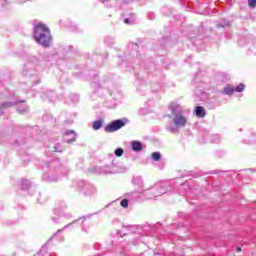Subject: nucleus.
<instances>
[{"label": "nucleus", "instance_id": "nucleus-5", "mask_svg": "<svg viewBox=\"0 0 256 256\" xmlns=\"http://www.w3.org/2000/svg\"><path fill=\"white\" fill-rule=\"evenodd\" d=\"M65 135H71V138L66 140L67 143H73L75 142V139H77V134L73 130L66 131Z\"/></svg>", "mask_w": 256, "mask_h": 256}, {"label": "nucleus", "instance_id": "nucleus-29", "mask_svg": "<svg viewBox=\"0 0 256 256\" xmlns=\"http://www.w3.org/2000/svg\"><path fill=\"white\" fill-rule=\"evenodd\" d=\"M69 227V225H66L65 228Z\"/></svg>", "mask_w": 256, "mask_h": 256}, {"label": "nucleus", "instance_id": "nucleus-6", "mask_svg": "<svg viewBox=\"0 0 256 256\" xmlns=\"http://www.w3.org/2000/svg\"><path fill=\"white\" fill-rule=\"evenodd\" d=\"M132 149L136 152H139L143 149V144L139 141H133L131 143Z\"/></svg>", "mask_w": 256, "mask_h": 256}, {"label": "nucleus", "instance_id": "nucleus-24", "mask_svg": "<svg viewBox=\"0 0 256 256\" xmlns=\"http://www.w3.org/2000/svg\"><path fill=\"white\" fill-rule=\"evenodd\" d=\"M124 23L129 24V23H131V20H130L129 18H126V19L124 20Z\"/></svg>", "mask_w": 256, "mask_h": 256}, {"label": "nucleus", "instance_id": "nucleus-12", "mask_svg": "<svg viewBox=\"0 0 256 256\" xmlns=\"http://www.w3.org/2000/svg\"><path fill=\"white\" fill-rule=\"evenodd\" d=\"M152 159L153 161H159V159H161V153L159 152L152 153Z\"/></svg>", "mask_w": 256, "mask_h": 256}, {"label": "nucleus", "instance_id": "nucleus-27", "mask_svg": "<svg viewBox=\"0 0 256 256\" xmlns=\"http://www.w3.org/2000/svg\"><path fill=\"white\" fill-rule=\"evenodd\" d=\"M102 3H105V1H109V0H100Z\"/></svg>", "mask_w": 256, "mask_h": 256}, {"label": "nucleus", "instance_id": "nucleus-26", "mask_svg": "<svg viewBox=\"0 0 256 256\" xmlns=\"http://www.w3.org/2000/svg\"><path fill=\"white\" fill-rule=\"evenodd\" d=\"M61 231H63V229H59V230L57 231V233H61Z\"/></svg>", "mask_w": 256, "mask_h": 256}, {"label": "nucleus", "instance_id": "nucleus-10", "mask_svg": "<svg viewBox=\"0 0 256 256\" xmlns=\"http://www.w3.org/2000/svg\"><path fill=\"white\" fill-rule=\"evenodd\" d=\"M29 108H27V105L25 104H19L18 105V111L19 113H26V111H28Z\"/></svg>", "mask_w": 256, "mask_h": 256}, {"label": "nucleus", "instance_id": "nucleus-3", "mask_svg": "<svg viewBox=\"0 0 256 256\" xmlns=\"http://www.w3.org/2000/svg\"><path fill=\"white\" fill-rule=\"evenodd\" d=\"M128 123L129 120H127L126 118L114 120L104 128V131L105 133H115V131L123 129V127H125V125H127Z\"/></svg>", "mask_w": 256, "mask_h": 256}, {"label": "nucleus", "instance_id": "nucleus-7", "mask_svg": "<svg viewBox=\"0 0 256 256\" xmlns=\"http://www.w3.org/2000/svg\"><path fill=\"white\" fill-rule=\"evenodd\" d=\"M195 113L197 115V117H205V108H203L202 106H197L195 108Z\"/></svg>", "mask_w": 256, "mask_h": 256}, {"label": "nucleus", "instance_id": "nucleus-11", "mask_svg": "<svg viewBox=\"0 0 256 256\" xmlns=\"http://www.w3.org/2000/svg\"><path fill=\"white\" fill-rule=\"evenodd\" d=\"M234 91L237 93H242V91H245V84L240 83L236 88H234Z\"/></svg>", "mask_w": 256, "mask_h": 256}, {"label": "nucleus", "instance_id": "nucleus-19", "mask_svg": "<svg viewBox=\"0 0 256 256\" xmlns=\"http://www.w3.org/2000/svg\"><path fill=\"white\" fill-rule=\"evenodd\" d=\"M248 5H249L250 7H255V5H256V0H248Z\"/></svg>", "mask_w": 256, "mask_h": 256}, {"label": "nucleus", "instance_id": "nucleus-9", "mask_svg": "<svg viewBox=\"0 0 256 256\" xmlns=\"http://www.w3.org/2000/svg\"><path fill=\"white\" fill-rule=\"evenodd\" d=\"M223 93L225 95H233V93H235V88L233 86H226L224 89H223Z\"/></svg>", "mask_w": 256, "mask_h": 256}, {"label": "nucleus", "instance_id": "nucleus-15", "mask_svg": "<svg viewBox=\"0 0 256 256\" xmlns=\"http://www.w3.org/2000/svg\"><path fill=\"white\" fill-rule=\"evenodd\" d=\"M114 153H115L116 157H121L123 155V149L117 148Z\"/></svg>", "mask_w": 256, "mask_h": 256}, {"label": "nucleus", "instance_id": "nucleus-18", "mask_svg": "<svg viewBox=\"0 0 256 256\" xmlns=\"http://www.w3.org/2000/svg\"><path fill=\"white\" fill-rule=\"evenodd\" d=\"M11 103L10 102H5V103H2L1 105V109H6V107H11Z\"/></svg>", "mask_w": 256, "mask_h": 256}, {"label": "nucleus", "instance_id": "nucleus-28", "mask_svg": "<svg viewBox=\"0 0 256 256\" xmlns=\"http://www.w3.org/2000/svg\"><path fill=\"white\" fill-rule=\"evenodd\" d=\"M237 251H241V247H238V248H237Z\"/></svg>", "mask_w": 256, "mask_h": 256}, {"label": "nucleus", "instance_id": "nucleus-25", "mask_svg": "<svg viewBox=\"0 0 256 256\" xmlns=\"http://www.w3.org/2000/svg\"><path fill=\"white\" fill-rule=\"evenodd\" d=\"M55 151L58 153H61V150H59V148H57V146H55Z\"/></svg>", "mask_w": 256, "mask_h": 256}, {"label": "nucleus", "instance_id": "nucleus-22", "mask_svg": "<svg viewBox=\"0 0 256 256\" xmlns=\"http://www.w3.org/2000/svg\"><path fill=\"white\" fill-rule=\"evenodd\" d=\"M49 242H47L46 244H44L41 248V253H43V251H47V245H48Z\"/></svg>", "mask_w": 256, "mask_h": 256}, {"label": "nucleus", "instance_id": "nucleus-13", "mask_svg": "<svg viewBox=\"0 0 256 256\" xmlns=\"http://www.w3.org/2000/svg\"><path fill=\"white\" fill-rule=\"evenodd\" d=\"M120 205H121V207H123L124 209H127V207H129V200L123 199V200L120 202Z\"/></svg>", "mask_w": 256, "mask_h": 256}, {"label": "nucleus", "instance_id": "nucleus-23", "mask_svg": "<svg viewBox=\"0 0 256 256\" xmlns=\"http://www.w3.org/2000/svg\"><path fill=\"white\" fill-rule=\"evenodd\" d=\"M133 183H141V178H134Z\"/></svg>", "mask_w": 256, "mask_h": 256}, {"label": "nucleus", "instance_id": "nucleus-2", "mask_svg": "<svg viewBox=\"0 0 256 256\" xmlns=\"http://www.w3.org/2000/svg\"><path fill=\"white\" fill-rule=\"evenodd\" d=\"M169 108L174 116L173 123L175 127L178 129L185 127V125H187V118L181 114L183 113V107H181L177 102H171Z\"/></svg>", "mask_w": 256, "mask_h": 256}, {"label": "nucleus", "instance_id": "nucleus-16", "mask_svg": "<svg viewBox=\"0 0 256 256\" xmlns=\"http://www.w3.org/2000/svg\"><path fill=\"white\" fill-rule=\"evenodd\" d=\"M23 185H24V186L22 187V189H29V187H30L28 180H24V181H23Z\"/></svg>", "mask_w": 256, "mask_h": 256}, {"label": "nucleus", "instance_id": "nucleus-14", "mask_svg": "<svg viewBox=\"0 0 256 256\" xmlns=\"http://www.w3.org/2000/svg\"><path fill=\"white\" fill-rule=\"evenodd\" d=\"M211 142H212V143H220L219 135L214 134V135L212 136V141H211Z\"/></svg>", "mask_w": 256, "mask_h": 256}, {"label": "nucleus", "instance_id": "nucleus-20", "mask_svg": "<svg viewBox=\"0 0 256 256\" xmlns=\"http://www.w3.org/2000/svg\"><path fill=\"white\" fill-rule=\"evenodd\" d=\"M155 18V14L153 12L148 13V19L153 20Z\"/></svg>", "mask_w": 256, "mask_h": 256}, {"label": "nucleus", "instance_id": "nucleus-30", "mask_svg": "<svg viewBox=\"0 0 256 256\" xmlns=\"http://www.w3.org/2000/svg\"><path fill=\"white\" fill-rule=\"evenodd\" d=\"M226 25H229V23H227Z\"/></svg>", "mask_w": 256, "mask_h": 256}, {"label": "nucleus", "instance_id": "nucleus-17", "mask_svg": "<svg viewBox=\"0 0 256 256\" xmlns=\"http://www.w3.org/2000/svg\"><path fill=\"white\" fill-rule=\"evenodd\" d=\"M248 143L251 144V143H256V134H253L251 136V139L248 140Z\"/></svg>", "mask_w": 256, "mask_h": 256}, {"label": "nucleus", "instance_id": "nucleus-8", "mask_svg": "<svg viewBox=\"0 0 256 256\" xmlns=\"http://www.w3.org/2000/svg\"><path fill=\"white\" fill-rule=\"evenodd\" d=\"M92 127H93L94 131H99V129H101V127H103V120L94 121L92 124Z\"/></svg>", "mask_w": 256, "mask_h": 256}, {"label": "nucleus", "instance_id": "nucleus-4", "mask_svg": "<svg viewBox=\"0 0 256 256\" xmlns=\"http://www.w3.org/2000/svg\"><path fill=\"white\" fill-rule=\"evenodd\" d=\"M78 187L79 189H83L84 195H93L95 193V187L83 180L78 181Z\"/></svg>", "mask_w": 256, "mask_h": 256}, {"label": "nucleus", "instance_id": "nucleus-21", "mask_svg": "<svg viewBox=\"0 0 256 256\" xmlns=\"http://www.w3.org/2000/svg\"><path fill=\"white\" fill-rule=\"evenodd\" d=\"M168 129V131H170L171 133H175V131H177V128L176 127H168L167 128Z\"/></svg>", "mask_w": 256, "mask_h": 256}, {"label": "nucleus", "instance_id": "nucleus-1", "mask_svg": "<svg viewBox=\"0 0 256 256\" xmlns=\"http://www.w3.org/2000/svg\"><path fill=\"white\" fill-rule=\"evenodd\" d=\"M34 39L38 45L42 47H51L53 43V38L51 37V30L43 24L38 23L34 27Z\"/></svg>", "mask_w": 256, "mask_h": 256}]
</instances>
